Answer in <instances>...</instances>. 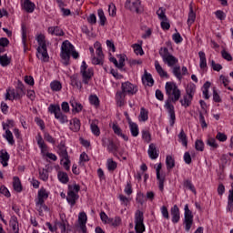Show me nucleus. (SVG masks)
<instances>
[{
  "label": "nucleus",
  "mask_w": 233,
  "mask_h": 233,
  "mask_svg": "<svg viewBox=\"0 0 233 233\" xmlns=\"http://www.w3.org/2000/svg\"><path fill=\"white\" fill-rule=\"evenodd\" d=\"M215 15L218 19H219V21H225V12H223L222 10L216 11Z\"/></svg>",
  "instance_id": "obj_61"
},
{
  "label": "nucleus",
  "mask_w": 233,
  "mask_h": 233,
  "mask_svg": "<svg viewBox=\"0 0 233 233\" xmlns=\"http://www.w3.org/2000/svg\"><path fill=\"white\" fill-rule=\"evenodd\" d=\"M142 81H147L148 86H154V78H152V75L147 70L144 71V76H142Z\"/></svg>",
  "instance_id": "obj_28"
},
{
  "label": "nucleus",
  "mask_w": 233,
  "mask_h": 233,
  "mask_svg": "<svg viewBox=\"0 0 233 233\" xmlns=\"http://www.w3.org/2000/svg\"><path fill=\"white\" fill-rule=\"evenodd\" d=\"M178 141L183 145V147H188V139L187 138V134H185L183 129H181L178 134Z\"/></svg>",
  "instance_id": "obj_35"
},
{
  "label": "nucleus",
  "mask_w": 233,
  "mask_h": 233,
  "mask_svg": "<svg viewBox=\"0 0 233 233\" xmlns=\"http://www.w3.org/2000/svg\"><path fill=\"white\" fill-rule=\"evenodd\" d=\"M187 96H189L190 97H194V94H196V85L189 84L187 86L186 88Z\"/></svg>",
  "instance_id": "obj_42"
},
{
  "label": "nucleus",
  "mask_w": 233,
  "mask_h": 233,
  "mask_svg": "<svg viewBox=\"0 0 233 233\" xmlns=\"http://www.w3.org/2000/svg\"><path fill=\"white\" fill-rule=\"evenodd\" d=\"M107 168L108 170H116L117 168V163L112 158L107 159Z\"/></svg>",
  "instance_id": "obj_53"
},
{
  "label": "nucleus",
  "mask_w": 233,
  "mask_h": 233,
  "mask_svg": "<svg viewBox=\"0 0 233 233\" xmlns=\"http://www.w3.org/2000/svg\"><path fill=\"white\" fill-rule=\"evenodd\" d=\"M133 48L137 56H138V54L139 56H143L145 54V52L143 51V47L139 44L133 45Z\"/></svg>",
  "instance_id": "obj_54"
},
{
  "label": "nucleus",
  "mask_w": 233,
  "mask_h": 233,
  "mask_svg": "<svg viewBox=\"0 0 233 233\" xmlns=\"http://www.w3.org/2000/svg\"><path fill=\"white\" fill-rule=\"evenodd\" d=\"M70 105L73 108L72 112H76V114H79V112L83 110V105H81L80 103H77V101H76L75 99L70 101Z\"/></svg>",
  "instance_id": "obj_33"
},
{
  "label": "nucleus",
  "mask_w": 233,
  "mask_h": 233,
  "mask_svg": "<svg viewBox=\"0 0 233 233\" xmlns=\"http://www.w3.org/2000/svg\"><path fill=\"white\" fill-rule=\"evenodd\" d=\"M95 48H96V56H93L92 63L93 65H103V59H105V55L103 54V48L101 47V44L99 42L95 43Z\"/></svg>",
  "instance_id": "obj_11"
},
{
  "label": "nucleus",
  "mask_w": 233,
  "mask_h": 233,
  "mask_svg": "<svg viewBox=\"0 0 233 233\" xmlns=\"http://www.w3.org/2000/svg\"><path fill=\"white\" fill-rule=\"evenodd\" d=\"M207 145H208V147H211V148H213V150H216V148H218V147L215 138L208 139Z\"/></svg>",
  "instance_id": "obj_59"
},
{
  "label": "nucleus",
  "mask_w": 233,
  "mask_h": 233,
  "mask_svg": "<svg viewBox=\"0 0 233 233\" xmlns=\"http://www.w3.org/2000/svg\"><path fill=\"white\" fill-rule=\"evenodd\" d=\"M160 210L164 219H170V215L168 214V208H167V206H163Z\"/></svg>",
  "instance_id": "obj_58"
},
{
  "label": "nucleus",
  "mask_w": 233,
  "mask_h": 233,
  "mask_svg": "<svg viewBox=\"0 0 233 233\" xmlns=\"http://www.w3.org/2000/svg\"><path fill=\"white\" fill-rule=\"evenodd\" d=\"M60 56L63 59L64 65H66V66H67V65H69L70 56H72V57L74 59L79 58V53H77V51L75 50L74 46L68 40H66L62 43Z\"/></svg>",
  "instance_id": "obj_2"
},
{
  "label": "nucleus",
  "mask_w": 233,
  "mask_h": 233,
  "mask_svg": "<svg viewBox=\"0 0 233 233\" xmlns=\"http://www.w3.org/2000/svg\"><path fill=\"white\" fill-rule=\"evenodd\" d=\"M184 210L185 230L188 232L190 228H192V225L194 224V215H192V211L188 208V204L185 205Z\"/></svg>",
  "instance_id": "obj_9"
},
{
  "label": "nucleus",
  "mask_w": 233,
  "mask_h": 233,
  "mask_svg": "<svg viewBox=\"0 0 233 233\" xmlns=\"http://www.w3.org/2000/svg\"><path fill=\"white\" fill-rule=\"evenodd\" d=\"M26 25L25 24L22 25V43L24 46V52H26Z\"/></svg>",
  "instance_id": "obj_39"
},
{
  "label": "nucleus",
  "mask_w": 233,
  "mask_h": 233,
  "mask_svg": "<svg viewBox=\"0 0 233 233\" xmlns=\"http://www.w3.org/2000/svg\"><path fill=\"white\" fill-rule=\"evenodd\" d=\"M137 203H139L140 205H143V203H145V194L137 193Z\"/></svg>",
  "instance_id": "obj_64"
},
{
  "label": "nucleus",
  "mask_w": 233,
  "mask_h": 233,
  "mask_svg": "<svg viewBox=\"0 0 233 233\" xmlns=\"http://www.w3.org/2000/svg\"><path fill=\"white\" fill-rule=\"evenodd\" d=\"M57 148V154L60 156V157H62V159H65L64 167L66 170H70V158L68 157V151H66V146H65V142H60Z\"/></svg>",
  "instance_id": "obj_7"
},
{
  "label": "nucleus",
  "mask_w": 233,
  "mask_h": 233,
  "mask_svg": "<svg viewBox=\"0 0 233 233\" xmlns=\"http://www.w3.org/2000/svg\"><path fill=\"white\" fill-rule=\"evenodd\" d=\"M48 33L51 34V35H57V36L65 35V32H63V29H61L59 26L49 27Z\"/></svg>",
  "instance_id": "obj_25"
},
{
  "label": "nucleus",
  "mask_w": 233,
  "mask_h": 233,
  "mask_svg": "<svg viewBox=\"0 0 233 233\" xmlns=\"http://www.w3.org/2000/svg\"><path fill=\"white\" fill-rule=\"evenodd\" d=\"M195 148L198 152H203V150H205V143H203V140H196Z\"/></svg>",
  "instance_id": "obj_49"
},
{
  "label": "nucleus",
  "mask_w": 233,
  "mask_h": 233,
  "mask_svg": "<svg viewBox=\"0 0 233 233\" xmlns=\"http://www.w3.org/2000/svg\"><path fill=\"white\" fill-rule=\"evenodd\" d=\"M57 177H58V179H59V182L64 183L65 185L66 183H68V181H69L68 174H66L63 171H59Z\"/></svg>",
  "instance_id": "obj_41"
},
{
  "label": "nucleus",
  "mask_w": 233,
  "mask_h": 233,
  "mask_svg": "<svg viewBox=\"0 0 233 233\" xmlns=\"http://www.w3.org/2000/svg\"><path fill=\"white\" fill-rule=\"evenodd\" d=\"M192 99H194V97H190L188 95H185L183 99L180 100V104L182 106H184V108H188V106L192 105Z\"/></svg>",
  "instance_id": "obj_32"
},
{
  "label": "nucleus",
  "mask_w": 233,
  "mask_h": 233,
  "mask_svg": "<svg viewBox=\"0 0 233 233\" xmlns=\"http://www.w3.org/2000/svg\"><path fill=\"white\" fill-rule=\"evenodd\" d=\"M38 43L36 56L41 59L44 63H48L50 56H48V51L46 50V40H45V35H39L36 38Z\"/></svg>",
  "instance_id": "obj_3"
},
{
  "label": "nucleus",
  "mask_w": 233,
  "mask_h": 233,
  "mask_svg": "<svg viewBox=\"0 0 233 233\" xmlns=\"http://www.w3.org/2000/svg\"><path fill=\"white\" fill-rule=\"evenodd\" d=\"M80 74L82 76V83H84V85H88L90 81H92V77H94V70L92 68H88V66L85 61L82 62Z\"/></svg>",
  "instance_id": "obj_6"
},
{
  "label": "nucleus",
  "mask_w": 233,
  "mask_h": 233,
  "mask_svg": "<svg viewBox=\"0 0 233 233\" xmlns=\"http://www.w3.org/2000/svg\"><path fill=\"white\" fill-rule=\"evenodd\" d=\"M147 153H148L150 159H157V157H159V153H157V147H156V144H154V143H151L149 145Z\"/></svg>",
  "instance_id": "obj_21"
},
{
  "label": "nucleus",
  "mask_w": 233,
  "mask_h": 233,
  "mask_svg": "<svg viewBox=\"0 0 233 233\" xmlns=\"http://www.w3.org/2000/svg\"><path fill=\"white\" fill-rule=\"evenodd\" d=\"M155 68L157 74L160 76V77L168 78V74L167 73V71H165V69H163V67L161 66V65H159V62L157 60L155 61Z\"/></svg>",
  "instance_id": "obj_26"
},
{
  "label": "nucleus",
  "mask_w": 233,
  "mask_h": 233,
  "mask_svg": "<svg viewBox=\"0 0 233 233\" xmlns=\"http://www.w3.org/2000/svg\"><path fill=\"white\" fill-rule=\"evenodd\" d=\"M13 187L15 192H21L23 190V186H21V180L18 177H14Z\"/></svg>",
  "instance_id": "obj_37"
},
{
  "label": "nucleus",
  "mask_w": 233,
  "mask_h": 233,
  "mask_svg": "<svg viewBox=\"0 0 233 233\" xmlns=\"http://www.w3.org/2000/svg\"><path fill=\"white\" fill-rule=\"evenodd\" d=\"M99 124L98 120H92L91 124H90V128L92 131V134H94V136H100L101 135V130L99 129V127L97 126Z\"/></svg>",
  "instance_id": "obj_24"
},
{
  "label": "nucleus",
  "mask_w": 233,
  "mask_h": 233,
  "mask_svg": "<svg viewBox=\"0 0 233 233\" xmlns=\"http://www.w3.org/2000/svg\"><path fill=\"white\" fill-rule=\"evenodd\" d=\"M5 99L9 101H14V99H20V97L17 96L15 89H7L5 94Z\"/></svg>",
  "instance_id": "obj_27"
},
{
  "label": "nucleus",
  "mask_w": 233,
  "mask_h": 233,
  "mask_svg": "<svg viewBox=\"0 0 233 233\" xmlns=\"http://www.w3.org/2000/svg\"><path fill=\"white\" fill-rule=\"evenodd\" d=\"M108 223H110L112 227H119V225H121V218L116 217L115 218H109Z\"/></svg>",
  "instance_id": "obj_52"
},
{
  "label": "nucleus",
  "mask_w": 233,
  "mask_h": 233,
  "mask_svg": "<svg viewBox=\"0 0 233 233\" xmlns=\"http://www.w3.org/2000/svg\"><path fill=\"white\" fill-rule=\"evenodd\" d=\"M145 217L141 210H137L135 214V230L137 233L145 232Z\"/></svg>",
  "instance_id": "obj_8"
},
{
  "label": "nucleus",
  "mask_w": 233,
  "mask_h": 233,
  "mask_svg": "<svg viewBox=\"0 0 233 233\" xmlns=\"http://www.w3.org/2000/svg\"><path fill=\"white\" fill-rule=\"evenodd\" d=\"M173 75L175 76V77H177V79L181 81V79H183V75H181V66H175L173 67Z\"/></svg>",
  "instance_id": "obj_43"
},
{
  "label": "nucleus",
  "mask_w": 233,
  "mask_h": 233,
  "mask_svg": "<svg viewBox=\"0 0 233 233\" xmlns=\"http://www.w3.org/2000/svg\"><path fill=\"white\" fill-rule=\"evenodd\" d=\"M221 55L223 59H226V61H232V55H230L228 52L222 50Z\"/></svg>",
  "instance_id": "obj_63"
},
{
  "label": "nucleus",
  "mask_w": 233,
  "mask_h": 233,
  "mask_svg": "<svg viewBox=\"0 0 233 233\" xmlns=\"http://www.w3.org/2000/svg\"><path fill=\"white\" fill-rule=\"evenodd\" d=\"M50 86L54 92H59V90H61L63 88V86L61 85V82H59V81H53L50 84Z\"/></svg>",
  "instance_id": "obj_45"
},
{
  "label": "nucleus",
  "mask_w": 233,
  "mask_h": 233,
  "mask_svg": "<svg viewBox=\"0 0 233 233\" xmlns=\"http://www.w3.org/2000/svg\"><path fill=\"white\" fill-rule=\"evenodd\" d=\"M118 57H119V60L117 62L116 68H123V66H125V57H126V56L125 55H119Z\"/></svg>",
  "instance_id": "obj_60"
},
{
  "label": "nucleus",
  "mask_w": 233,
  "mask_h": 233,
  "mask_svg": "<svg viewBox=\"0 0 233 233\" xmlns=\"http://www.w3.org/2000/svg\"><path fill=\"white\" fill-rule=\"evenodd\" d=\"M142 138L144 139V141H146V143H150V141H152V136L147 130L142 131Z\"/></svg>",
  "instance_id": "obj_51"
},
{
  "label": "nucleus",
  "mask_w": 233,
  "mask_h": 233,
  "mask_svg": "<svg viewBox=\"0 0 233 233\" xmlns=\"http://www.w3.org/2000/svg\"><path fill=\"white\" fill-rule=\"evenodd\" d=\"M166 165L167 170H172V168L176 167V160H174V157H172V156H167L166 157Z\"/></svg>",
  "instance_id": "obj_38"
},
{
  "label": "nucleus",
  "mask_w": 233,
  "mask_h": 233,
  "mask_svg": "<svg viewBox=\"0 0 233 233\" xmlns=\"http://www.w3.org/2000/svg\"><path fill=\"white\" fill-rule=\"evenodd\" d=\"M35 205H36V210L39 212V216H43V210H48V207L45 205V202L42 204H39V202L36 201Z\"/></svg>",
  "instance_id": "obj_46"
},
{
  "label": "nucleus",
  "mask_w": 233,
  "mask_h": 233,
  "mask_svg": "<svg viewBox=\"0 0 233 233\" xmlns=\"http://www.w3.org/2000/svg\"><path fill=\"white\" fill-rule=\"evenodd\" d=\"M121 90L125 92L127 96H135V94H137V86L130 82H124L121 85Z\"/></svg>",
  "instance_id": "obj_12"
},
{
  "label": "nucleus",
  "mask_w": 233,
  "mask_h": 233,
  "mask_svg": "<svg viewBox=\"0 0 233 233\" xmlns=\"http://www.w3.org/2000/svg\"><path fill=\"white\" fill-rule=\"evenodd\" d=\"M194 21H196V13H194V7H192V4L189 5V13L187 18L188 26L192 25Z\"/></svg>",
  "instance_id": "obj_30"
},
{
  "label": "nucleus",
  "mask_w": 233,
  "mask_h": 233,
  "mask_svg": "<svg viewBox=\"0 0 233 233\" xmlns=\"http://www.w3.org/2000/svg\"><path fill=\"white\" fill-rule=\"evenodd\" d=\"M70 85L78 90L83 88V84H81V80H79V76L76 74L70 76Z\"/></svg>",
  "instance_id": "obj_20"
},
{
  "label": "nucleus",
  "mask_w": 233,
  "mask_h": 233,
  "mask_svg": "<svg viewBox=\"0 0 233 233\" xmlns=\"http://www.w3.org/2000/svg\"><path fill=\"white\" fill-rule=\"evenodd\" d=\"M140 121H148V111H147V109H145V107H142L140 109Z\"/></svg>",
  "instance_id": "obj_47"
},
{
  "label": "nucleus",
  "mask_w": 233,
  "mask_h": 233,
  "mask_svg": "<svg viewBox=\"0 0 233 233\" xmlns=\"http://www.w3.org/2000/svg\"><path fill=\"white\" fill-rule=\"evenodd\" d=\"M39 176L42 181H48V171L46 169L40 170Z\"/></svg>",
  "instance_id": "obj_57"
},
{
  "label": "nucleus",
  "mask_w": 233,
  "mask_h": 233,
  "mask_svg": "<svg viewBox=\"0 0 233 233\" xmlns=\"http://www.w3.org/2000/svg\"><path fill=\"white\" fill-rule=\"evenodd\" d=\"M159 56L162 57L163 62L165 65H167V66H176V65L178 63V60L176 58V56L170 54L168 48L167 47H161L159 49Z\"/></svg>",
  "instance_id": "obj_4"
},
{
  "label": "nucleus",
  "mask_w": 233,
  "mask_h": 233,
  "mask_svg": "<svg viewBox=\"0 0 233 233\" xmlns=\"http://www.w3.org/2000/svg\"><path fill=\"white\" fill-rule=\"evenodd\" d=\"M89 102L95 106H99V97H97L96 95H91L89 96Z\"/></svg>",
  "instance_id": "obj_55"
},
{
  "label": "nucleus",
  "mask_w": 233,
  "mask_h": 233,
  "mask_svg": "<svg viewBox=\"0 0 233 233\" xmlns=\"http://www.w3.org/2000/svg\"><path fill=\"white\" fill-rule=\"evenodd\" d=\"M22 8L27 12V14H32L35 10V4L30 0H26L25 2L21 4Z\"/></svg>",
  "instance_id": "obj_19"
},
{
  "label": "nucleus",
  "mask_w": 233,
  "mask_h": 233,
  "mask_svg": "<svg viewBox=\"0 0 233 233\" xmlns=\"http://www.w3.org/2000/svg\"><path fill=\"white\" fill-rule=\"evenodd\" d=\"M126 8L130 12H136V14H141L143 12V5L141 0H127Z\"/></svg>",
  "instance_id": "obj_10"
},
{
  "label": "nucleus",
  "mask_w": 233,
  "mask_h": 233,
  "mask_svg": "<svg viewBox=\"0 0 233 233\" xmlns=\"http://www.w3.org/2000/svg\"><path fill=\"white\" fill-rule=\"evenodd\" d=\"M163 167V164L159 163L156 168L157 172V179L158 181V188L159 190L163 191V188L165 187V176H161V168Z\"/></svg>",
  "instance_id": "obj_14"
},
{
  "label": "nucleus",
  "mask_w": 233,
  "mask_h": 233,
  "mask_svg": "<svg viewBox=\"0 0 233 233\" xmlns=\"http://www.w3.org/2000/svg\"><path fill=\"white\" fill-rule=\"evenodd\" d=\"M15 93L16 96H18V97H23V96H25V85H23L22 81H18L17 83V86L15 88Z\"/></svg>",
  "instance_id": "obj_34"
},
{
  "label": "nucleus",
  "mask_w": 233,
  "mask_h": 233,
  "mask_svg": "<svg viewBox=\"0 0 233 233\" xmlns=\"http://www.w3.org/2000/svg\"><path fill=\"white\" fill-rule=\"evenodd\" d=\"M171 217H172V223H179V219H181V215L179 213V208L177 205H175L170 209Z\"/></svg>",
  "instance_id": "obj_16"
},
{
  "label": "nucleus",
  "mask_w": 233,
  "mask_h": 233,
  "mask_svg": "<svg viewBox=\"0 0 233 233\" xmlns=\"http://www.w3.org/2000/svg\"><path fill=\"white\" fill-rule=\"evenodd\" d=\"M86 221H87L86 213L80 212L78 215V223H86Z\"/></svg>",
  "instance_id": "obj_62"
},
{
  "label": "nucleus",
  "mask_w": 233,
  "mask_h": 233,
  "mask_svg": "<svg viewBox=\"0 0 233 233\" xmlns=\"http://www.w3.org/2000/svg\"><path fill=\"white\" fill-rule=\"evenodd\" d=\"M11 59L8 58L7 55L0 56V65L1 66H8L10 65Z\"/></svg>",
  "instance_id": "obj_44"
},
{
  "label": "nucleus",
  "mask_w": 233,
  "mask_h": 233,
  "mask_svg": "<svg viewBox=\"0 0 233 233\" xmlns=\"http://www.w3.org/2000/svg\"><path fill=\"white\" fill-rule=\"evenodd\" d=\"M126 97L127 94L122 90H118L116 92L115 99L116 101L117 106H125V105H127V100L125 99Z\"/></svg>",
  "instance_id": "obj_15"
},
{
  "label": "nucleus",
  "mask_w": 233,
  "mask_h": 233,
  "mask_svg": "<svg viewBox=\"0 0 233 233\" xmlns=\"http://www.w3.org/2000/svg\"><path fill=\"white\" fill-rule=\"evenodd\" d=\"M157 15H158V19H161L162 21H168V18H167V15H165V8L160 7L157 11Z\"/></svg>",
  "instance_id": "obj_48"
},
{
  "label": "nucleus",
  "mask_w": 233,
  "mask_h": 233,
  "mask_svg": "<svg viewBox=\"0 0 233 233\" xmlns=\"http://www.w3.org/2000/svg\"><path fill=\"white\" fill-rule=\"evenodd\" d=\"M48 112L50 114H54L56 119L62 123V125H65V123H68V117L66 116V115L61 112V106L59 105L51 104L48 106Z\"/></svg>",
  "instance_id": "obj_5"
},
{
  "label": "nucleus",
  "mask_w": 233,
  "mask_h": 233,
  "mask_svg": "<svg viewBox=\"0 0 233 233\" xmlns=\"http://www.w3.org/2000/svg\"><path fill=\"white\" fill-rule=\"evenodd\" d=\"M165 90L167 96L165 108H167L169 114L170 127H174V124L176 123V111L174 110V105L170 103H177V101H179V98L181 97V90H179V87H177V85L174 82H167Z\"/></svg>",
  "instance_id": "obj_1"
},
{
  "label": "nucleus",
  "mask_w": 233,
  "mask_h": 233,
  "mask_svg": "<svg viewBox=\"0 0 233 233\" xmlns=\"http://www.w3.org/2000/svg\"><path fill=\"white\" fill-rule=\"evenodd\" d=\"M79 199V195L74 191H67L66 201L70 205V207H74L76 203Z\"/></svg>",
  "instance_id": "obj_17"
},
{
  "label": "nucleus",
  "mask_w": 233,
  "mask_h": 233,
  "mask_svg": "<svg viewBox=\"0 0 233 233\" xmlns=\"http://www.w3.org/2000/svg\"><path fill=\"white\" fill-rule=\"evenodd\" d=\"M102 141H103V147H106V141H107L108 152H110L114 156H117V150H119V147H117V145H116V143H114V140L104 138L102 139Z\"/></svg>",
  "instance_id": "obj_13"
},
{
  "label": "nucleus",
  "mask_w": 233,
  "mask_h": 233,
  "mask_svg": "<svg viewBox=\"0 0 233 233\" xmlns=\"http://www.w3.org/2000/svg\"><path fill=\"white\" fill-rule=\"evenodd\" d=\"M184 187H186L187 188L191 190V192H193V194H195V195L197 194L196 187H194V185L192 184V182L190 180H186L184 182Z\"/></svg>",
  "instance_id": "obj_56"
},
{
  "label": "nucleus",
  "mask_w": 233,
  "mask_h": 233,
  "mask_svg": "<svg viewBox=\"0 0 233 233\" xmlns=\"http://www.w3.org/2000/svg\"><path fill=\"white\" fill-rule=\"evenodd\" d=\"M198 56L200 59L199 67L201 68V70H204V68H207V56L203 51H199Z\"/></svg>",
  "instance_id": "obj_31"
},
{
  "label": "nucleus",
  "mask_w": 233,
  "mask_h": 233,
  "mask_svg": "<svg viewBox=\"0 0 233 233\" xmlns=\"http://www.w3.org/2000/svg\"><path fill=\"white\" fill-rule=\"evenodd\" d=\"M45 199H48V192H46V189L45 188H41L38 191V195H37V202L39 205H43V203H45Z\"/></svg>",
  "instance_id": "obj_22"
},
{
  "label": "nucleus",
  "mask_w": 233,
  "mask_h": 233,
  "mask_svg": "<svg viewBox=\"0 0 233 233\" xmlns=\"http://www.w3.org/2000/svg\"><path fill=\"white\" fill-rule=\"evenodd\" d=\"M9 225L14 233H19V222L17 221V217L13 216L9 221Z\"/></svg>",
  "instance_id": "obj_23"
},
{
  "label": "nucleus",
  "mask_w": 233,
  "mask_h": 233,
  "mask_svg": "<svg viewBox=\"0 0 233 233\" xmlns=\"http://www.w3.org/2000/svg\"><path fill=\"white\" fill-rule=\"evenodd\" d=\"M70 128L73 130V132H79L81 129V122L77 118H74L70 121Z\"/></svg>",
  "instance_id": "obj_29"
},
{
  "label": "nucleus",
  "mask_w": 233,
  "mask_h": 233,
  "mask_svg": "<svg viewBox=\"0 0 233 233\" xmlns=\"http://www.w3.org/2000/svg\"><path fill=\"white\" fill-rule=\"evenodd\" d=\"M129 128L133 137H137V136H139V127H137V124L130 122Z\"/></svg>",
  "instance_id": "obj_36"
},
{
  "label": "nucleus",
  "mask_w": 233,
  "mask_h": 233,
  "mask_svg": "<svg viewBox=\"0 0 233 233\" xmlns=\"http://www.w3.org/2000/svg\"><path fill=\"white\" fill-rule=\"evenodd\" d=\"M4 137L9 143V145H15V141L14 140V135L12 134V131H10V129L5 130V135L4 136Z\"/></svg>",
  "instance_id": "obj_40"
},
{
  "label": "nucleus",
  "mask_w": 233,
  "mask_h": 233,
  "mask_svg": "<svg viewBox=\"0 0 233 233\" xmlns=\"http://www.w3.org/2000/svg\"><path fill=\"white\" fill-rule=\"evenodd\" d=\"M97 14L100 19L101 26H105V23H106V16H105V12H103V9H99Z\"/></svg>",
  "instance_id": "obj_50"
},
{
  "label": "nucleus",
  "mask_w": 233,
  "mask_h": 233,
  "mask_svg": "<svg viewBox=\"0 0 233 233\" xmlns=\"http://www.w3.org/2000/svg\"><path fill=\"white\" fill-rule=\"evenodd\" d=\"M8 161H10V155L5 149L0 150V163L3 167H8Z\"/></svg>",
  "instance_id": "obj_18"
}]
</instances>
